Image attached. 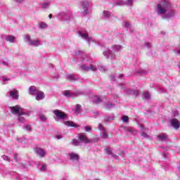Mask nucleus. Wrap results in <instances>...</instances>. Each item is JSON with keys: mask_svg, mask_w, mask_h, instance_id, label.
<instances>
[{"mask_svg": "<svg viewBox=\"0 0 180 180\" xmlns=\"http://www.w3.org/2000/svg\"><path fill=\"white\" fill-rule=\"evenodd\" d=\"M171 3L167 0H164L162 3L158 4L156 12L158 15H164L162 19H169L175 16V10H172Z\"/></svg>", "mask_w": 180, "mask_h": 180, "instance_id": "nucleus-1", "label": "nucleus"}, {"mask_svg": "<svg viewBox=\"0 0 180 180\" xmlns=\"http://www.w3.org/2000/svg\"><path fill=\"white\" fill-rule=\"evenodd\" d=\"M24 41L28 46H32V47H39V46H41V41L39 39H32V37L29 34L24 37Z\"/></svg>", "mask_w": 180, "mask_h": 180, "instance_id": "nucleus-2", "label": "nucleus"}, {"mask_svg": "<svg viewBox=\"0 0 180 180\" xmlns=\"http://www.w3.org/2000/svg\"><path fill=\"white\" fill-rule=\"evenodd\" d=\"M79 35L80 36V37H82V39L86 40L88 44H91V43H94V44H97V46H99V42H98V41L88 36V32L85 30L79 31Z\"/></svg>", "mask_w": 180, "mask_h": 180, "instance_id": "nucleus-3", "label": "nucleus"}, {"mask_svg": "<svg viewBox=\"0 0 180 180\" xmlns=\"http://www.w3.org/2000/svg\"><path fill=\"white\" fill-rule=\"evenodd\" d=\"M57 18L61 22H71L72 20V13L68 11L67 13H60L58 14Z\"/></svg>", "mask_w": 180, "mask_h": 180, "instance_id": "nucleus-4", "label": "nucleus"}, {"mask_svg": "<svg viewBox=\"0 0 180 180\" xmlns=\"http://www.w3.org/2000/svg\"><path fill=\"white\" fill-rule=\"evenodd\" d=\"M52 112L53 115L56 116L55 118L56 122H59V120H65L68 117L65 112L60 110H53Z\"/></svg>", "mask_w": 180, "mask_h": 180, "instance_id": "nucleus-5", "label": "nucleus"}, {"mask_svg": "<svg viewBox=\"0 0 180 180\" xmlns=\"http://www.w3.org/2000/svg\"><path fill=\"white\" fill-rule=\"evenodd\" d=\"M63 95L66 98H77L78 96H80V95H84V92L78 91L76 92L71 93V91H70L69 90H66L63 91Z\"/></svg>", "mask_w": 180, "mask_h": 180, "instance_id": "nucleus-6", "label": "nucleus"}, {"mask_svg": "<svg viewBox=\"0 0 180 180\" xmlns=\"http://www.w3.org/2000/svg\"><path fill=\"white\" fill-rule=\"evenodd\" d=\"M11 113H13V115H18V116L19 115H29V112H25V111H23V110L19 105L11 107Z\"/></svg>", "mask_w": 180, "mask_h": 180, "instance_id": "nucleus-7", "label": "nucleus"}, {"mask_svg": "<svg viewBox=\"0 0 180 180\" xmlns=\"http://www.w3.org/2000/svg\"><path fill=\"white\" fill-rule=\"evenodd\" d=\"M82 9H83L82 13L83 15H88L89 13V1L84 0L81 2Z\"/></svg>", "mask_w": 180, "mask_h": 180, "instance_id": "nucleus-8", "label": "nucleus"}, {"mask_svg": "<svg viewBox=\"0 0 180 180\" xmlns=\"http://www.w3.org/2000/svg\"><path fill=\"white\" fill-rule=\"evenodd\" d=\"M79 68L82 71H96L98 68L94 65H90L89 66L86 65V64L79 65Z\"/></svg>", "mask_w": 180, "mask_h": 180, "instance_id": "nucleus-9", "label": "nucleus"}, {"mask_svg": "<svg viewBox=\"0 0 180 180\" xmlns=\"http://www.w3.org/2000/svg\"><path fill=\"white\" fill-rule=\"evenodd\" d=\"M103 54L105 58H110V60H115V58H116V55H115V53H113V52L108 48L103 52Z\"/></svg>", "mask_w": 180, "mask_h": 180, "instance_id": "nucleus-10", "label": "nucleus"}, {"mask_svg": "<svg viewBox=\"0 0 180 180\" xmlns=\"http://www.w3.org/2000/svg\"><path fill=\"white\" fill-rule=\"evenodd\" d=\"M98 129L101 131V136L102 137V139H108V131H106V129H105V127H103V125H102L101 124H98Z\"/></svg>", "mask_w": 180, "mask_h": 180, "instance_id": "nucleus-11", "label": "nucleus"}, {"mask_svg": "<svg viewBox=\"0 0 180 180\" xmlns=\"http://www.w3.org/2000/svg\"><path fill=\"white\" fill-rule=\"evenodd\" d=\"M68 157L70 161L78 162L79 161V155L75 153H68Z\"/></svg>", "mask_w": 180, "mask_h": 180, "instance_id": "nucleus-12", "label": "nucleus"}, {"mask_svg": "<svg viewBox=\"0 0 180 180\" xmlns=\"http://www.w3.org/2000/svg\"><path fill=\"white\" fill-rule=\"evenodd\" d=\"M79 139L80 141H82V143H84V144L92 143V141L88 139V136H86V134H80L79 135Z\"/></svg>", "mask_w": 180, "mask_h": 180, "instance_id": "nucleus-13", "label": "nucleus"}, {"mask_svg": "<svg viewBox=\"0 0 180 180\" xmlns=\"http://www.w3.org/2000/svg\"><path fill=\"white\" fill-rule=\"evenodd\" d=\"M9 95L13 98V99H15V101H18L19 99V91L16 89L12 90L9 91Z\"/></svg>", "mask_w": 180, "mask_h": 180, "instance_id": "nucleus-14", "label": "nucleus"}, {"mask_svg": "<svg viewBox=\"0 0 180 180\" xmlns=\"http://www.w3.org/2000/svg\"><path fill=\"white\" fill-rule=\"evenodd\" d=\"M170 123L172 126V127H174V129H175L176 130H178V129H179V121H178V120L176 118H173L171 120Z\"/></svg>", "mask_w": 180, "mask_h": 180, "instance_id": "nucleus-15", "label": "nucleus"}, {"mask_svg": "<svg viewBox=\"0 0 180 180\" xmlns=\"http://www.w3.org/2000/svg\"><path fill=\"white\" fill-rule=\"evenodd\" d=\"M35 153L37 155H38V157H40L41 158H42L43 157H46V151L40 148H37L35 149Z\"/></svg>", "mask_w": 180, "mask_h": 180, "instance_id": "nucleus-16", "label": "nucleus"}, {"mask_svg": "<svg viewBox=\"0 0 180 180\" xmlns=\"http://www.w3.org/2000/svg\"><path fill=\"white\" fill-rule=\"evenodd\" d=\"M38 91H39V89H37V88L36 86H31L29 87L28 94L30 95L36 96Z\"/></svg>", "mask_w": 180, "mask_h": 180, "instance_id": "nucleus-17", "label": "nucleus"}, {"mask_svg": "<svg viewBox=\"0 0 180 180\" xmlns=\"http://www.w3.org/2000/svg\"><path fill=\"white\" fill-rule=\"evenodd\" d=\"M111 49L115 53H119L120 51H122L123 50V46L122 45H112Z\"/></svg>", "mask_w": 180, "mask_h": 180, "instance_id": "nucleus-18", "label": "nucleus"}, {"mask_svg": "<svg viewBox=\"0 0 180 180\" xmlns=\"http://www.w3.org/2000/svg\"><path fill=\"white\" fill-rule=\"evenodd\" d=\"M124 90L125 91L126 94L134 95V96H139V90L127 89L126 88H124Z\"/></svg>", "mask_w": 180, "mask_h": 180, "instance_id": "nucleus-19", "label": "nucleus"}, {"mask_svg": "<svg viewBox=\"0 0 180 180\" xmlns=\"http://www.w3.org/2000/svg\"><path fill=\"white\" fill-rule=\"evenodd\" d=\"M36 98L35 99L37 101H43V99L45 98L44 93L41 91H38V92L35 94Z\"/></svg>", "mask_w": 180, "mask_h": 180, "instance_id": "nucleus-20", "label": "nucleus"}, {"mask_svg": "<svg viewBox=\"0 0 180 180\" xmlns=\"http://www.w3.org/2000/svg\"><path fill=\"white\" fill-rule=\"evenodd\" d=\"M140 127H141V136L142 137H144L145 139H148V134H147V133L144 132V131H147L148 129H147V128H144V127L143 125H140Z\"/></svg>", "mask_w": 180, "mask_h": 180, "instance_id": "nucleus-21", "label": "nucleus"}, {"mask_svg": "<svg viewBox=\"0 0 180 180\" xmlns=\"http://www.w3.org/2000/svg\"><path fill=\"white\" fill-rule=\"evenodd\" d=\"M5 40L6 41H9V43H15L16 37H15L13 35H7L5 37Z\"/></svg>", "mask_w": 180, "mask_h": 180, "instance_id": "nucleus-22", "label": "nucleus"}, {"mask_svg": "<svg viewBox=\"0 0 180 180\" xmlns=\"http://www.w3.org/2000/svg\"><path fill=\"white\" fill-rule=\"evenodd\" d=\"M167 139H168V135H167L166 134H160L159 135H158V140L159 141H165Z\"/></svg>", "mask_w": 180, "mask_h": 180, "instance_id": "nucleus-23", "label": "nucleus"}, {"mask_svg": "<svg viewBox=\"0 0 180 180\" xmlns=\"http://www.w3.org/2000/svg\"><path fill=\"white\" fill-rule=\"evenodd\" d=\"M38 169H39V171L41 172H45V171H47V165L44 163H40L38 165Z\"/></svg>", "mask_w": 180, "mask_h": 180, "instance_id": "nucleus-24", "label": "nucleus"}, {"mask_svg": "<svg viewBox=\"0 0 180 180\" xmlns=\"http://www.w3.org/2000/svg\"><path fill=\"white\" fill-rule=\"evenodd\" d=\"M63 123L65 126L68 127H78V125L75 124L72 121H65Z\"/></svg>", "mask_w": 180, "mask_h": 180, "instance_id": "nucleus-25", "label": "nucleus"}, {"mask_svg": "<svg viewBox=\"0 0 180 180\" xmlns=\"http://www.w3.org/2000/svg\"><path fill=\"white\" fill-rule=\"evenodd\" d=\"M66 79H68V81H77L78 76L75 75H68L66 76Z\"/></svg>", "mask_w": 180, "mask_h": 180, "instance_id": "nucleus-26", "label": "nucleus"}, {"mask_svg": "<svg viewBox=\"0 0 180 180\" xmlns=\"http://www.w3.org/2000/svg\"><path fill=\"white\" fill-rule=\"evenodd\" d=\"M105 152L108 155H111V157H113L114 158H115V160H117V156L113 154L110 148H108L107 149H105Z\"/></svg>", "mask_w": 180, "mask_h": 180, "instance_id": "nucleus-27", "label": "nucleus"}, {"mask_svg": "<svg viewBox=\"0 0 180 180\" xmlns=\"http://www.w3.org/2000/svg\"><path fill=\"white\" fill-rule=\"evenodd\" d=\"M93 101L95 103H101V102H102V98L99 96H94L93 97Z\"/></svg>", "mask_w": 180, "mask_h": 180, "instance_id": "nucleus-28", "label": "nucleus"}, {"mask_svg": "<svg viewBox=\"0 0 180 180\" xmlns=\"http://www.w3.org/2000/svg\"><path fill=\"white\" fill-rule=\"evenodd\" d=\"M117 77L120 79H122L123 77H124V75H123V74H120L119 75H111L110 76L111 81H116V78H117Z\"/></svg>", "mask_w": 180, "mask_h": 180, "instance_id": "nucleus-29", "label": "nucleus"}, {"mask_svg": "<svg viewBox=\"0 0 180 180\" xmlns=\"http://www.w3.org/2000/svg\"><path fill=\"white\" fill-rule=\"evenodd\" d=\"M38 26H39V29H41V30H44V29H47V24L44 22H39L38 24Z\"/></svg>", "mask_w": 180, "mask_h": 180, "instance_id": "nucleus-30", "label": "nucleus"}, {"mask_svg": "<svg viewBox=\"0 0 180 180\" xmlns=\"http://www.w3.org/2000/svg\"><path fill=\"white\" fill-rule=\"evenodd\" d=\"M75 113H76V115H79V113H81V105H76V107L75 108Z\"/></svg>", "mask_w": 180, "mask_h": 180, "instance_id": "nucleus-31", "label": "nucleus"}, {"mask_svg": "<svg viewBox=\"0 0 180 180\" xmlns=\"http://www.w3.org/2000/svg\"><path fill=\"white\" fill-rule=\"evenodd\" d=\"M110 102H119V96L118 95H114L112 98L110 99Z\"/></svg>", "mask_w": 180, "mask_h": 180, "instance_id": "nucleus-32", "label": "nucleus"}, {"mask_svg": "<svg viewBox=\"0 0 180 180\" xmlns=\"http://www.w3.org/2000/svg\"><path fill=\"white\" fill-rule=\"evenodd\" d=\"M72 146H75L76 147L78 146H81V142L78 141V139H73L72 141Z\"/></svg>", "mask_w": 180, "mask_h": 180, "instance_id": "nucleus-33", "label": "nucleus"}, {"mask_svg": "<svg viewBox=\"0 0 180 180\" xmlns=\"http://www.w3.org/2000/svg\"><path fill=\"white\" fill-rule=\"evenodd\" d=\"M22 116H25V115H18V120L20 122V123H25V117Z\"/></svg>", "mask_w": 180, "mask_h": 180, "instance_id": "nucleus-34", "label": "nucleus"}, {"mask_svg": "<svg viewBox=\"0 0 180 180\" xmlns=\"http://www.w3.org/2000/svg\"><path fill=\"white\" fill-rule=\"evenodd\" d=\"M127 131H129V133H131V134H136V133H137V131H136V129L130 127L127 128Z\"/></svg>", "mask_w": 180, "mask_h": 180, "instance_id": "nucleus-35", "label": "nucleus"}, {"mask_svg": "<svg viewBox=\"0 0 180 180\" xmlns=\"http://www.w3.org/2000/svg\"><path fill=\"white\" fill-rule=\"evenodd\" d=\"M112 108H115V103H108L105 104V109H112Z\"/></svg>", "mask_w": 180, "mask_h": 180, "instance_id": "nucleus-36", "label": "nucleus"}, {"mask_svg": "<svg viewBox=\"0 0 180 180\" xmlns=\"http://www.w3.org/2000/svg\"><path fill=\"white\" fill-rule=\"evenodd\" d=\"M103 15L105 18H109L110 16H112V13L108 11H104Z\"/></svg>", "mask_w": 180, "mask_h": 180, "instance_id": "nucleus-37", "label": "nucleus"}, {"mask_svg": "<svg viewBox=\"0 0 180 180\" xmlns=\"http://www.w3.org/2000/svg\"><path fill=\"white\" fill-rule=\"evenodd\" d=\"M115 119V115H111L110 117H105L104 120L105 122H110V120H113Z\"/></svg>", "mask_w": 180, "mask_h": 180, "instance_id": "nucleus-38", "label": "nucleus"}, {"mask_svg": "<svg viewBox=\"0 0 180 180\" xmlns=\"http://www.w3.org/2000/svg\"><path fill=\"white\" fill-rule=\"evenodd\" d=\"M122 120L124 123H127V122H129V116L127 115H123L122 117Z\"/></svg>", "mask_w": 180, "mask_h": 180, "instance_id": "nucleus-39", "label": "nucleus"}, {"mask_svg": "<svg viewBox=\"0 0 180 180\" xmlns=\"http://www.w3.org/2000/svg\"><path fill=\"white\" fill-rule=\"evenodd\" d=\"M39 119H40V120H41V122H46L47 120V117H45V115H42V114L39 115Z\"/></svg>", "mask_w": 180, "mask_h": 180, "instance_id": "nucleus-40", "label": "nucleus"}, {"mask_svg": "<svg viewBox=\"0 0 180 180\" xmlns=\"http://www.w3.org/2000/svg\"><path fill=\"white\" fill-rule=\"evenodd\" d=\"M49 6H50V4L46 2V3H44L42 4V7L41 8H42V9H47V8H49Z\"/></svg>", "mask_w": 180, "mask_h": 180, "instance_id": "nucleus-41", "label": "nucleus"}, {"mask_svg": "<svg viewBox=\"0 0 180 180\" xmlns=\"http://www.w3.org/2000/svg\"><path fill=\"white\" fill-rule=\"evenodd\" d=\"M143 96L144 99H146V101H148V99H150V94L148 92H145L143 94Z\"/></svg>", "mask_w": 180, "mask_h": 180, "instance_id": "nucleus-42", "label": "nucleus"}, {"mask_svg": "<svg viewBox=\"0 0 180 180\" xmlns=\"http://www.w3.org/2000/svg\"><path fill=\"white\" fill-rule=\"evenodd\" d=\"M115 4H116V5L121 6L122 5H124V1H123L122 0H117Z\"/></svg>", "mask_w": 180, "mask_h": 180, "instance_id": "nucleus-43", "label": "nucleus"}, {"mask_svg": "<svg viewBox=\"0 0 180 180\" xmlns=\"http://www.w3.org/2000/svg\"><path fill=\"white\" fill-rule=\"evenodd\" d=\"M122 25L127 28L131 27L130 23L129 22H124Z\"/></svg>", "mask_w": 180, "mask_h": 180, "instance_id": "nucleus-44", "label": "nucleus"}, {"mask_svg": "<svg viewBox=\"0 0 180 180\" xmlns=\"http://www.w3.org/2000/svg\"><path fill=\"white\" fill-rule=\"evenodd\" d=\"M24 129L26 130L27 131H32V127H30V125H26L24 127Z\"/></svg>", "mask_w": 180, "mask_h": 180, "instance_id": "nucleus-45", "label": "nucleus"}, {"mask_svg": "<svg viewBox=\"0 0 180 180\" xmlns=\"http://www.w3.org/2000/svg\"><path fill=\"white\" fill-rule=\"evenodd\" d=\"M84 130L86 132H89V131H91V130H92V128L89 126H86V127H84Z\"/></svg>", "mask_w": 180, "mask_h": 180, "instance_id": "nucleus-46", "label": "nucleus"}, {"mask_svg": "<svg viewBox=\"0 0 180 180\" xmlns=\"http://www.w3.org/2000/svg\"><path fill=\"white\" fill-rule=\"evenodd\" d=\"M2 158L4 160V161H8V162H11V159H9V158L6 155H3Z\"/></svg>", "mask_w": 180, "mask_h": 180, "instance_id": "nucleus-47", "label": "nucleus"}, {"mask_svg": "<svg viewBox=\"0 0 180 180\" xmlns=\"http://www.w3.org/2000/svg\"><path fill=\"white\" fill-rule=\"evenodd\" d=\"M99 70L101 71V72H105V71H106V68H105V66H101Z\"/></svg>", "mask_w": 180, "mask_h": 180, "instance_id": "nucleus-48", "label": "nucleus"}, {"mask_svg": "<svg viewBox=\"0 0 180 180\" xmlns=\"http://www.w3.org/2000/svg\"><path fill=\"white\" fill-rule=\"evenodd\" d=\"M2 81H3V84H5L8 82V81H9V79L6 78V77H2Z\"/></svg>", "mask_w": 180, "mask_h": 180, "instance_id": "nucleus-49", "label": "nucleus"}, {"mask_svg": "<svg viewBox=\"0 0 180 180\" xmlns=\"http://www.w3.org/2000/svg\"><path fill=\"white\" fill-rule=\"evenodd\" d=\"M134 0H127V5H132Z\"/></svg>", "mask_w": 180, "mask_h": 180, "instance_id": "nucleus-50", "label": "nucleus"}, {"mask_svg": "<svg viewBox=\"0 0 180 180\" xmlns=\"http://www.w3.org/2000/svg\"><path fill=\"white\" fill-rule=\"evenodd\" d=\"M13 157L15 162H18V154L16 153L13 154Z\"/></svg>", "mask_w": 180, "mask_h": 180, "instance_id": "nucleus-51", "label": "nucleus"}, {"mask_svg": "<svg viewBox=\"0 0 180 180\" xmlns=\"http://www.w3.org/2000/svg\"><path fill=\"white\" fill-rule=\"evenodd\" d=\"M145 46L146 47H147L148 49H150V47H151V44L146 42L145 43Z\"/></svg>", "mask_w": 180, "mask_h": 180, "instance_id": "nucleus-52", "label": "nucleus"}, {"mask_svg": "<svg viewBox=\"0 0 180 180\" xmlns=\"http://www.w3.org/2000/svg\"><path fill=\"white\" fill-rule=\"evenodd\" d=\"M56 139H57V140H60V139H63V136L62 135H56Z\"/></svg>", "mask_w": 180, "mask_h": 180, "instance_id": "nucleus-53", "label": "nucleus"}, {"mask_svg": "<svg viewBox=\"0 0 180 180\" xmlns=\"http://www.w3.org/2000/svg\"><path fill=\"white\" fill-rule=\"evenodd\" d=\"M20 167H22V168H27V166L22 163L20 164Z\"/></svg>", "mask_w": 180, "mask_h": 180, "instance_id": "nucleus-54", "label": "nucleus"}, {"mask_svg": "<svg viewBox=\"0 0 180 180\" xmlns=\"http://www.w3.org/2000/svg\"><path fill=\"white\" fill-rule=\"evenodd\" d=\"M15 2H17L18 4H22V2H23V1L25 0H14Z\"/></svg>", "mask_w": 180, "mask_h": 180, "instance_id": "nucleus-55", "label": "nucleus"}, {"mask_svg": "<svg viewBox=\"0 0 180 180\" xmlns=\"http://www.w3.org/2000/svg\"><path fill=\"white\" fill-rule=\"evenodd\" d=\"M179 113H178V111H174V116H178Z\"/></svg>", "mask_w": 180, "mask_h": 180, "instance_id": "nucleus-56", "label": "nucleus"}, {"mask_svg": "<svg viewBox=\"0 0 180 180\" xmlns=\"http://www.w3.org/2000/svg\"><path fill=\"white\" fill-rule=\"evenodd\" d=\"M1 64H3V65H8V62H1Z\"/></svg>", "mask_w": 180, "mask_h": 180, "instance_id": "nucleus-57", "label": "nucleus"}, {"mask_svg": "<svg viewBox=\"0 0 180 180\" xmlns=\"http://www.w3.org/2000/svg\"><path fill=\"white\" fill-rule=\"evenodd\" d=\"M176 54H178V56H180V49L177 50Z\"/></svg>", "mask_w": 180, "mask_h": 180, "instance_id": "nucleus-58", "label": "nucleus"}, {"mask_svg": "<svg viewBox=\"0 0 180 180\" xmlns=\"http://www.w3.org/2000/svg\"><path fill=\"white\" fill-rule=\"evenodd\" d=\"M49 19H51V18H53V14H50V15H49Z\"/></svg>", "mask_w": 180, "mask_h": 180, "instance_id": "nucleus-59", "label": "nucleus"}, {"mask_svg": "<svg viewBox=\"0 0 180 180\" xmlns=\"http://www.w3.org/2000/svg\"><path fill=\"white\" fill-rule=\"evenodd\" d=\"M8 174H10V175H13V174H15V172H11Z\"/></svg>", "mask_w": 180, "mask_h": 180, "instance_id": "nucleus-60", "label": "nucleus"}, {"mask_svg": "<svg viewBox=\"0 0 180 180\" xmlns=\"http://www.w3.org/2000/svg\"><path fill=\"white\" fill-rule=\"evenodd\" d=\"M178 171L180 173V165H179V167H178Z\"/></svg>", "mask_w": 180, "mask_h": 180, "instance_id": "nucleus-61", "label": "nucleus"}, {"mask_svg": "<svg viewBox=\"0 0 180 180\" xmlns=\"http://www.w3.org/2000/svg\"><path fill=\"white\" fill-rule=\"evenodd\" d=\"M178 68H179V70H180V65H178Z\"/></svg>", "mask_w": 180, "mask_h": 180, "instance_id": "nucleus-62", "label": "nucleus"}, {"mask_svg": "<svg viewBox=\"0 0 180 180\" xmlns=\"http://www.w3.org/2000/svg\"><path fill=\"white\" fill-rule=\"evenodd\" d=\"M129 32H133V31L131 30V28L129 29Z\"/></svg>", "mask_w": 180, "mask_h": 180, "instance_id": "nucleus-63", "label": "nucleus"}, {"mask_svg": "<svg viewBox=\"0 0 180 180\" xmlns=\"http://www.w3.org/2000/svg\"><path fill=\"white\" fill-rule=\"evenodd\" d=\"M163 156L165 157V153H163Z\"/></svg>", "mask_w": 180, "mask_h": 180, "instance_id": "nucleus-64", "label": "nucleus"}]
</instances>
